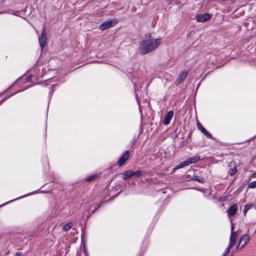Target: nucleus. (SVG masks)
<instances>
[{"label": "nucleus", "instance_id": "obj_1", "mask_svg": "<svg viewBox=\"0 0 256 256\" xmlns=\"http://www.w3.org/2000/svg\"><path fill=\"white\" fill-rule=\"evenodd\" d=\"M160 42V38L144 40L140 44V52L142 54L148 53L158 48Z\"/></svg>", "mask_w": 256, "mask_h": 256}, {"label": "nucleus", "instance_id": "obj_2", "mask_svg": "<svg viewBox=\"0 0 256 256\" xmlns=\"http://www.w3.org/2000/svg\"><path fill=\"white\" fill-rule=\"evenodd\" d=\"M234 224L232 223L231 234L230 238V243L226 249L222 256H226L230 249L236 244L238 234L237 232H234Z\"/></svg>", "mask_w": 256, "mask_h": 256}, {"label": "nucleus", "instance_id": "obj_3", "mask_svg": "<svg viewBox=\"0 0 256 256\" xmlns=\"http://www.w3.org/2000/svg\"><path fill=\"white\" fill-rule=\"evenodd\" d=\"M250 236L248 234H244L242 236L238 242V244L236 246L237 250H241L249 242Z\"/></svg>", "mask_w": 256, "mask_h": 256}, {"label": "nucleus", "instance_id": "obj_4", "mask_svg": "<svg viewBox=\"0 0 256 256\" xmlns=\"http://www.w3.org/2000/svg\"><path fill=\"white\" fill-rule=\"evenodd\" d=\"M200 156H195L192 158H189L186 159L184 161L181 162L180 164V167L183 168L186 166H188L190 164H194L200 160Z\"/></svg>", "mask_w": 256, "mask_h": 256}, {"label": "nucleus", "instance_id": "obj_5", "mask_svg": "<svg viewBox=\"0 0 256 256\" xmlns=\"http://www.w3.org/2000/svg\"><path fill=\"white\" fill-rule=\"evenodd\" d=\"M116 23V20H106L100 24V28L102 30H104L114 25Z\"/></svg>", "mask_w": 256, "mask_h": 256}, {"label": "nucleus", "instance_id": "obj_6", "mask_svg": "<svg viewBox=\"0 0 256 256\" xmlns=\"http://www.w3.org/2000/svg\"><path fill=\"white\" fill-rule=\"evenodd\" d=\"M46 34L44 30V27L43 28V30L40 36L39 37L38 41L40 45L42 48H43L46 44Z\"/></svg>", "mask_w": 256, "mask_h": 256}, {"label": "nucleus", "instance_id": "obj_7", "mask_svg": "<svg viewBox=\"0 0 256 256\" xmlns=\"http://www.w3.org/2000/svg\"><path fill=\"white\" fill-rule=\"evenodd\" d=\"M210 18V15L209 14L206 13L204 14H198L196 16L197 22H204Z\"/></svg>", "mask_w": 256, "mask_h": 256}, {"label": "nucleus", "instance_id": "obj_8", "mask_svg": "<svg viewBox=\"0 0 256 256\" xmlns=\"http://www.w3.org/2000/svg\"><path fill=\"white\" fill-rule=\"evenodd\" d=\"M188 72L184 70L180 72L176 82L180 84L181 83L187 76Z\"/></svg>", "mask_w": 256, "mask_h": 256}, {"label": "nucleus", "instance_id": "obj_9", "mask_svg": "<svg viewBox=\"0 0 256 256\" xmlns=\"http://www.w3.org/2000/svg\"><path fill=\"white\" fill-rule=\"evenodd\" d=\"M129 157L128 151H126L124 154L121 156L118 160V164L119 166H122L124 162L127 160Z\"/></svg>", "mask_w": 256, "mask_h": 256}, {"label": "nucleus", "instance_id": "obj_10", "mask_svg": "<svg viewBox=\"0 0 256 256\" xmlns=\"http://www.w3.org/2000/svg\"><path fill=\"white\" fill-rule=\"evenodd\" d=\"M174 116V112L172 111H170L168 112L166 116H165L163 123L164 125H168L170 124V121L171 120L172 118Z\"/></svg>", "mask_w": 256, "mask_h": 256}, {"label": "nucleus", "instance_id": "obj_11", "mask_svg": "<svg viewBox=\"0 0 256 256\" xmlns=\"http://www.w3.org/2000/svg\"><path fill=\"white\" fill-rule=\"evenodd\" d=\"M238 211V208L236 204H234L230 206L227 210L228 214V216H234Z\"/></svg>", "mask_w": 256, "mask_h": 256}, {"label": "nucleus", "instance_id": "obj_12", "mask_svg": "<svg viewBox=\"0 0 256 256\" xmlns=\"http://www.w3.org/2000/svg\"><path fill=\"white\" fill-rule=\"evenodd\" d=\"M122 179L124 180H126L130 178L131 177L133 176V171L132 170H127L124 172L122 174Z\"/></svg>", "mask_w": 256, "mask_h": 256}, {"label": "nucleus", "instance_id": "obj_13", "mask_svg": "<svg viewBox=\"0 0 256 256\" xmlns=\"http://www.w3.org/2000/svg\"><path fill=\"white\" fill-rule=\"evenodd\" d=\"M192 180L197 181L200 183H203L204 182V178L200 177L199 176H195V175L192 177Z\"/></svg>", "mask_w": 256, "mask_h": 256}, {"label": "nucleus", "instance_id": "obj_14", "mask_svg": "<svg viewBox=\"0 0 256 256\" xmlns=\"http://www.w3.org/2000/svg\"><path fill=\"white\" fill-rule=\"evenodd\" d=\"M206 137L210 138H212V136L204 128L202 129L200 131Z\"/></svg>", "mask_w": 256, "mask_h": 256}, {"label": "nucleus", "instance_id": "obj_15", "mask_svg": "<svg viewBox=\"0 0 256 256\" xmlns=\"http://www.w3.org/2000/svg\"><path fill=\"white\" fill-rule=\"evenodd\" d=\"M72 223L66 224L63 226L62 230L64 231H68L72 228Z\"/></svg>", "mask_w": 256, "mask_h": 256}, {"label": "nucleus", "instance_id": "obj_16", "mask_svg": "<svg viewBox=\"0 0 256 256\" xmlns=\"http://www.w3.org/2000/svg\"><path fill=\"white\" fill-rule=\"evenodd\" d=\"M144 174V172L141 170H138L136 172H133V176H135L136 178L142 176Z\"/></svg>", "mask_w": 256, "mask_h": 256}, {"label": "nucleus", "instance_id": "obj_17", "mask_svg": "<svg viewBox=\"0 0 256 256\" xmlns=\"http://www.w3.org/2000/svg\"><path fill=\"white\" fill-rule=\"evenodd\" d=\"M252 206L250 205V204H246L244 206V208L243 210V213H244V216L246 215L247 212L250 208Z\"/></svg>", "mask_w": 256, "mask_h": 256}, {"label": "nucleus", "instance_id": "obj_18", "mask_svg": "<svg viewBox=\"0 0 256 256\" xmlns=\"http://www.w3.org/2000/svg\"><path fill=\"white\" fill-rule=\"evenodd\" d=\"M248 188H256V180L253 181L248 184Z\"/></svg>", "mask_w": 256, "mask_h": 256}, {"label": "nucleus", "instance_id": "obj_19", "mask_svg": "<svg viewBox=\"0 0 256 256\" xmlns=\"http://www.w3.org/2000/svg\"><path fill=\"white\" fill-rule=\"evenodd\" d=\"M237 170L236 168H233L230 170V174L231 176H233L236 172Z\"/></svg>", "mask_w": 256, "mask_h": 256}, {"label": "nucleus", "instance_id": "obj_20", "mask_svg": "<svg viewBox=\"0 0 256 256\" xmlns=\"http://www.w3.org/2000/svg\"><path fill=\"white\" fill-rule=\"evenodd\" d=\"M96 177V176H95V175L91 176H90L86 178V181H88V182L92 181V180H94Z\"/></svg>", "mask_w": 256, "mask_h": 256}, {"label": "nucleus", "instance_id": "obj_21", "mask_svg": "<svg viewBox=\"0 0 256 256\" xmlns=\"http://www.w3.org/2000/svg\"><path fill=\"white\" fill-rule=\"evenodd\" d=\"M197 127L201 131L202 129H203L204 128L202 126L201 124L199 122H197Z\"/></svg>", "mask_w": 256, "mask_h": 256}, {"label": "nucleus", "instance_id": "obj_22", "mask_svg": "<svg viewBox=\"0 0 256 256\" xmlns=\"http://www.w3.org/2000/svg\"><path fill=\"white\" fill-rule=\"evenodd\" d=\"M11 14H12L14 15L18 16H19L20 12L19 11L12 10Z\"/></svg>", "mask_w": 256, "mask_h": 256}, {"label": "nucleus", "instance_id": "obj_23", "mask_svg": "<svg viewBox=\"0 0 256 256\" xmlns=\"http://www.w3.org/2000/svg\"><path fill=\"white\" fill-rule=\"evenodd\" d=\"M180 168H181L180 167V166L179 164H178V166H175L174 168H173V170H172V172H174L176 170H177L178 169H180Z\"/></svg>", "mask_w": 256, "mask_h": 256}, {"label": "nucleus", "instance_id": "obj_24", "mask_svg": "<svg viewBox=\"0 0 256 256\" xmlns=\"http://www.w3.org/2000/svg\"><path fill=\"white\" fill-rule=\"evenodd\" d=\"M7 98H3L0 102V104L3 102H4L6 99Z\"/></svg>", "mask_w": 256, "mask_h": 256}, {"label": "nucleus", "instance_id": "obj_25", "mask_svg": "<svg viewBox=\"0 0 256 256\" xmlns=\"http://www.w3.org/2000/svg\"><path fill=\"white\" fill-rule=\"evenodd\" d=\"M20 252H16V256H20Z\"/></svg>", "mask_w": 256, "mask_h": 256}, {"label": "nucleus", "instance_id": "obj_26", "mask_svg": "<svg viewBox=\"0 0 256 256\" xmlns=\"http://www.w3.org/2000/svg\"><path fill=\"white\" fill-rule=\"evenodd\" d=\"M28 194L26 195V196H28ZM24 196H22L20 198H23V197H24Z\"/></svg>", "mask_w": 256, "mask_h": 256}, {"label": "nucleus", "instance_id": "obj_27", "mask_svg": "<svg viewBox=\"0 0 256 256\" xmlns=\"http://www.w3.org/2000/svg\"><path fill=\"white\" fill-rule=\"evenodd\" d=\"M256 174V172L255 174Z\"/></svg>", "mask_w": 256, "mask_h": 256}]
</instances>
